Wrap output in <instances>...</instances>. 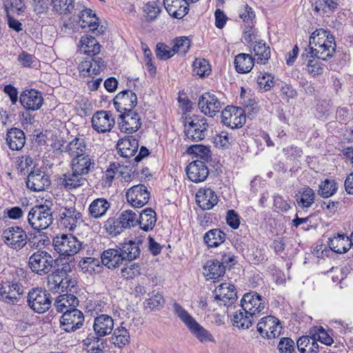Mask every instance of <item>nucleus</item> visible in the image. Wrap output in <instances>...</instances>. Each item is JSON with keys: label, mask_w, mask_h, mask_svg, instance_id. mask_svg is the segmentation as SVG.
I'll list each match as a JSON object with an SVG mask.
<instances>
[{"label": "nucleus", "mask_w": 353, "mask_h": 353, "mask_svg": "<svg viewBox=\"0 0 353 353\" xmlns=\"http://www.w3.org/2000/svg\"><path fill=\"white\" fill-rule=\"evenodd\" d=\"M138 148V140L132 136L125 137L119 139L117 144V149L120 156L128 159L134 157Z\"/></svg>", "instance_id": "obj_26"}, {"label": "nucleus", "mask_w": 353, "mask_h": 353, "mask_svg": "<svg viewBox=\"0 0 353 353\" xmlns=\"http://www.w3.org/2000/svg\"><path fill=\"white\" fill-rule=\"evenodd\" d=\"M163 3L169 14L176 19H182L189 11L187 0H163Z\"/></svg>", "instance_id": "obj_31"}, {"label": "nucleus", "mask_w": 353, "mask_h": 353, "mask_svg": "<svg viewBox=\"0 0 353 353\" xmlns=\"http://www.w3.org/2000/svg\"><path fill=\"white\" fill-rule=\"evenodd\" d=\"M95 165L93 157L89 154L79 156V157L71 159L70 162L71 169L85 176L94 170Z\"/></svg>", "instance_id": "obj_24"}, {"label": "nucleus", "mask_w": 353, "mask_h": 353, "mask_svg": "<svg viewBox=\"0 0 353 353\" xmlns=\"http://www.w3.org/2000/svg\"><path fill=\"white\" fill-rule=\"evenodd\" d=\"M54 262L55 260L49 252L43 250H38L29 257L28 267L32 272L43 276L51 271Z\"/></svg>", "instance_id": "obj_8"}, {"label": "nucleus", "mask_w": 353, "mask_h": 353, "mask_svg": "<svg viewBox=\"0 0 353 353\" xmlns=\"http://www.w3.org/2000/svg\"><path fill=\"white\" fill-rule=\"evenodd\" d=\"M193 72L200 77H205L211 73V67L208 61L203 58H196L192 64Z\"/></svg>", "instance_id": "obj_54"}, {"label": "nucleus", "mask_w": 353, "mask_h": 353, "mask_svg": "<svg viewBox=\"0 0 353 353\" xmlns=\"http://www.w3.org/2000/svg\"><path fill=\"white\" fill-rule=\"evenodd\" d=\"M248 261L254 264L258 265L268 260L264 250L261 248L253 249L250 253L247 255Z\"/></svg>", "instance_id": "obj_64"}, {"label": "nucleus", "mask_w": 353, "mask_h": 353, "mask_svg": "<svg viewBox=\"0 0 353 353\" xmlns=\"http://www.w3.org/2000/svg\"><path fill=\"white\" fill-rule=\"evenodd\" d=\"M125 196L131 206L141 208L148 203L150 193L144 184H138L129 188L126 191Z\"/></svg>", "instance_id": "obj_14"}, {"label": "nucleus", "mask_w": 353, "mask_h": 353, "mask_svg": "<svg viewBox=\"0 0 353 353\" xmlns=\"http://www.w3.org/2000/svg\"><path fill=\"white\" fill-rule=\"evenodd\" d=\"M106 303L101 300H89L85 306V312L91 315L99 314L104 311Z\"/></svg>", "instance_id": "obj_62"}, {"label": "nucleus", "mask_w": 353, "mask_h": 353, "mask_svg": "<svg viewBox=\"0 0 353 353\" xmlns=\"http://www.w3.org/2000/svg\"><path fill=\"white\" fill-rule=\"evenodd\" d=\"M110 205V203L104 198L96 199L89 205V214L93 219H100L106 214Z\"/></svg>", "instance_id": "obj_38"}, {"label": "nucleus", "mask_w": 353, "mask_h": 353, "mask_svg": "<svg viewBox=\"0 0 353 353\" xmlns=\"http://www.w3.org/2000/svg\"><path fill=\"white\" fill-rule=\"evenodd\" d=\"M203 274L208 280L217 279L223 276L225 267L222 265L219 260H209L203 266Z\"/></svg>", "instance_id": "obj_39"}, {"label": "nucleus", "mask_w": 353, "mask_h": 353, "mask_svg": "<svg viewBox=\"0 0 353 353\" xmlns=\"http://www.w3.org/2000/svg\"><path fill=\"white\" fill-rule=\"evenodd\" d=\"M114 325L112 316L108 314H100L94 318L92 327L96 335L104 337L112 333Z\"/></svg>", "instance_id": "obj_27"}, {"label": "nucleus", "mask_w": 353, "mask_h": 353, "mask_svg": "<svg viewBox=\"0 0 353 353\" xmlns=\"http://www.w3.org/2000/svg\"><path fill=\"white\" fill-rule=\"evenodd\" d=\"M79 302V299L74 293H65L57 297L54 305L57 312L64 313L67 310L76 308Z\"/></svg>", "instance_id": "obj_34"}, {"label": "nucleus", "mask_w": 353, "mask_h": 353, "mask_svg": "<svg viewBox=\"0 0 353 353\" xmlns=\"http://www.w3.org/2000/svg\"><path fill=\"white\" fill-rule=\"evenodd\" d=\"M17 61L24 68H36L39 63V61L35 56L26 51H22L18 55Z\"/></svg>", "instance_id": "obj_57"}, {"label": "nucleus", "mask_w": 353, "mask_h": 353, "mask_svg": "<svg viewBox=\"0 0 353 353\" xmlns=\"http://www.w3.org/2000/svg\"><path fill=\"white\" fill-rule=\"evenodd\" d=\"M101 260L92 257H87L80 262V267L82 270L89 274H98L103 268V264H101Z\"/></svg>", "instance_id": "obj_49"}, {"label": "nucleus", "mask_w": 353, "mask_h": 353, "mask_svg": "<svg viewBox=\"0 0 353 353\" xmlns=\"http://www.w3.org/2000/svg\"><path fill=\"white\" fill-rule=\"evenodd\" d=\"M155 53L157 57L160 60H167L175 54L173 48H170L163 43H157Z\"/></svg>", "instance_id": "obj_61"}, {"label": "nucleus", "mask_w": 353, "mask_h": 353, "mask_svg": "<svg viewBox=\"0 0 353 353\" xmlns=\"http://www.w3.org/2000/svg\"><path fill=\"white\" fill-rule=\"evenodd\" d=\"M282 329L280 321L272 315L261 318L256 325L257 332L263 338L267 339L279 337Z\"/></svg>", "instance_id": "obj_10"}, {"label": "nucleus", "mask_w": 353, "mask_h": 353, "mask_svg": "<svg viewBox=\"0 0 353 353\" xmlns=\"http://www.w3.org/2000/svg\"><path fill=\"white\" fill-rule=\"evenodd\" d=\"M141 274L138 263H129L121 269V276L125 279H132Z\"/></svg>", "instance_id": "obj_59"}, {"label": "nucleus", "mask_w": 353, "mask_h": 353, "mask_svg": "<svg viewBox=\"0 0 353 353\" xmlns=\"http://www.w3.org/2000/svg\"><path fill=\"white\" fill-rule=\"evenodd\" d=\"M245 120V111L241 108L228 105L221 112V122L232 129L241 128Z\"/></svg>", "instance_id": "obj_12"}, {"label": "nucleus", "mask_w": 353, "mask_h": 353, "mask_svg": "<svg viewBox=\"0 0 353 353\" xmlns=\"http://www.w3.org/2000/svg\"><path fill=\"white\" fill-rule=\"evenodd\" d=\"M296 197L299 207L301 208H308L314 203L316 196L314 191L307 186L299 190Z\"/></svg>", "instance_id": "obj_45"}, {"label": "nucleus", "mask_w": 353, "mask_h": 353, "mask_svg": "<svg viewBox=\"0 0 353 353\" xmlns=\"http://www.w3.org/2000/svg\"><path fill=\"white\" fill-rule=\"evenodd\" d=\"M190 41L186 37H181L174 40V53L185 54L190 49Z\"/></svg>", "instance_id": "obj_63"}, {"label": "nucleus", "mask_w": 353, "mask_h": 353, "mask_svg": "<svg viewBox=\"0 0 353 353\" xmlns=\"http://www.w3.org/2000/svg\"><path fill=\"white\" fill-rule=\"evenodd\" d=\"M113 103L118 112L133 110L137 104V94L130 90L118 93L113 99Z\"/></svg>", "instance_id": "obj_17"}, {"label": "nucleus", "mask_w": 353, "mask_h": 353, "mask_svg": "<svg viewBox=\"0 0 353 353\" xmlns=\"http://www.w3.org/2000/svg\"><path fill=\"white\" fill-rule=\"evenodd\" d=\"M91 122L93 129L99 133L110 132L114 125L112 114L110 112L104 110L94 113Z\"/></svg>", "instance_id": "obj_21"}, {"label": "nucleus", "mask_w": 353, "mask_h": 353, "mask_svg": "<svg viewBox=\"0 0 353 353\" xmlns=\"http://www.w3.org/2000/svg\"><path fill=\"white\" fill-rule=\"evenodd\" d=\"M103 336L90 334L83 340V347L89 353H102L105 349V343Z\"/></svg>", "instance_id": "obj_36"}, {"label": "nucleus", "mask_w": 353, "mask_h": 353, "mask_svg": "<svg viewBox=\"0 0 353 353\" xmlns=\"http://www.w3.org/2000/svg\"><path fill=\"white\" fill-rule=\"evenodd\" d=\"M79 18V24L82 28H90V31L96 34H100L103 32V26L99 28V18L91 9L81 11Z\"/></svg>", "instance_id": "obj_28"}, {"label": "nucleus", "mask_w": 353, "mask_h": 353, "mask_svg": "<svg viewBox=\"0 0 353 353\" xmlns=\"http://www.w3.org/2000/svg\"><path fill=\"white\" fill-rule=\"evenodd\" d=\"M316 32H314L310 37V45L305 51L307 53H303L302 57L310 59L306 63V70L312 77L321 75L324 72V65L319 61V59L327 61L331 58L336 51V43L334 37L329 34L326 31H322L323 37H319L316 41Z\"/></svg>", "instance_id": "obj_1"}, {"label": "nucleus", "mask_w": 353, "mask_h": 353, "mask_svg": "<svg viewBox=\"0 0 353 353\" xmlns=\"http://www.w3.org/2000/svg\"><path fill=\"white\" fill-rule=\"evenodd\" d=\"M265 299L256 292L245 293L241 301L243 310L256 317L265 309Z\"/></svg>", "instance_id": "obj_15"}, {"label": "nucleus", "mask_w": 353, "mask_h": 353, "mask_svg": "<svg viewBox=\"0 0 353 353\" xmlns=\"http://www.w3.org/2000/svg\"><path fill=\"white\" fill-rule=\"evenodd\" d=\"M209 124L202 116L193 115L186 117L184 121V133L186 138L192 141L203 140L207 135Z\"/></svg>", "instance_id": "obj_3"}, {"label": "nucleus", "mask_w": 353, "mask_h": 353, "mask_svg": "<svg viewBox=\"0 0 353 353\" xmlns=\"http://www.w3.org/2000/svg\"><path fill=\"white\" fill-rule=\"evenodd\" d=\"M103 228L106 232L112 236H117L125 230L122 224L120 223L119 219H116L115 217H110L108 219L104 222Z\"/></svg>", "instance_id": "obj_56"}, {"label": "nucleus", "mask_w": 353, "mask_h": 353, "mask_svg": "<svg viewBox=\"0 0 353 353\" xmlns=\"http://www.w3.org/2000/svg\"><path fill=\"white\" fill-rule=\"evenodd\" d=\"M59 271H54L48 276L47 288L53 292L60 293V284L63 276L59 274Z\"/></svg>", "instance_id": "obj_58"}, {"label": "nucleus", "mask_w": 353, "mask_h": 353, "mask_svg": "<svg viewBox=\"0 0 353 353\" xmlns=\"http://www.w3.org/2000/svg\"><path fill=\"white\" fill-rule=\"evenodd\" d=\"M234 63L239 73H248L252 69L254 59L248 54L241 53L235 57Z\"/></svg>", "instance_id": "obj_46"}, {"label": "nucleus", "mask_w": 353, "mask_h": 353, "mask_svg": "<svg viewBox=\"0 0 353 353\" xmlns=\"http://www.w3.org/2000/svg\"><path fill=\"white\" fill-rule=\"evenodd\" d=\"M219 201V198L215 192L209 188H200L196 194V202L203 210H209L213 208Z\"/></svg>", "instance_id": "obj_23"}, {"label": "nucleus", "mask_w": 353, "mask_h": 353, "mask_svg": "<svg viewBox=\"0 0 353 353\" xmlns=\"http://www.w3.org/2000/svg\"><path fill=\"white\" fill-rule=\"evenodd\" d=\"M254 315L241 309L237 310L233 316V325L242 329H248L252 326Z\"/></svg>", "instance_id": "obj_47"}, {"label": "nucleus", "mask_w": 353, "mask_h": 353, "mask_svg": "<svg viewBox=\"0 0 353 353\" xmlns=\"http://www.w3.org/2000/svg\"><path fill=\"white\" fill-rule=\"evenodd\" d=\"M117 246L123 256H124L125 261L128 260L131 261L137 259L140 255L141 250L140 243L139 242L129 241L119 243Z\"/></svg>", "instance_id": "obj_41"}, {"label": "nucleus", "mask_w": 353, "mask_h": 353, "mask_svg": "<svg viewBox=\"0 0 353 353\" xmlns=\"http://www.w3.org/2000/svg\"><path fill=\"white\" fill-rule=\"evenodd\" d=\"M19 101L26 110L35 111L42 106L43 98L41 92L34 89H30L21 92Z\"/></svg>", "instance_id": "obj_18"}, {"label": "nucleus", "mask_w": 353, "mask_h": 353, "mask_svg": "<svg viewBox=\"0 0 353 353\" xmlns=\"http://www.w3.org/2000/svg\"><path fill=\"white\" fill-rule=\"evenodd\" d=\"M187 152L194 155L196 159L207 162L211 159V151L209 148L203 145H193L190 146Z\"/></svg>", "instance_id": "obj_50"}, {"label": "nucleus", "mask_w": 353, "mask_h": 353, "mask_svg": "<svg viewBox=\"0 0 353 353\" xmlns=\"http://www.w3.org/2000/svg\"><path fill=\"white\" fill-rule=\"evenodd\" d=\"M61 179L65 188L69 190L81 187L87 182L85 176L74 170L64 174Z\"/></svg>", "instance_id": "obj_35"}, {"label": "nucleus", "mask_w": 353, "mask_h": 353, "mask_svg": "<svg viewBox=\"0 0 353 353\" xmlns=\"http://www.w3.org/2000/svg\"><path fill=\"white\" fill-rule=\"evenodd\" d=\"M23 293V287L17 281H3L0 286L1 299L10 305L17 304L19 301V296Z\"/></svg>", "instance_id": "obj_13"}, {"label": "nucleus", "mask_w": 353, "mask_h": 353, "mask_svg": "<svg viewBox=\"0 0 353 353\" xmlns=\"http://www.w3.org/2000/svg\"><path fill=\"white\" fill-rule=\"evenodd\" d=\"M53 221L52 209L48 205H37L31 208L28 214V222L35 230L47 229Z\"/></svg>", "instance_id": "obj_5"}, {"label": "nucleus", "mask_w": 353, "mask_h": 353, "mask_svg": "<svg viewBox=\"0 0 353 353\" xmlns=\"http://www.w3.org/2000/svg\"><path fill=\"white\" fill-rule=\"evenodd\" d=\"M341 0H315L312 3L314 10L323 14L334 12L338 8Z\"/></svg>", "instance_id": "obj_48"}, {"label": "nucleus", "mask_w": 353, "mask_h": 353, "mask_svg": "<svg viewBox=\"0 0 353 353\" xmlns=\"http://www.w3.org/2000/svg\"><path fill=\"white\" fill-rule=\"evenodd\" d=\"M143 11L148 19L154 20L161 12L160 3L156 1H148L144 6Z\"/></svg>", "instance_id": "obj_60"}, {"label": "nucleus", "mask_w": 353, "mask_h": 353, "mask_svg": "<svg viewBox=\"0 0 353 353\" xmlns=\"http://www.w3.org/2000/svg\"><path fill=\"white\" fill-rule=\"evenodd\" d=\"M226 239V234L219 228L212 229L203 236L205 243L209 248H216L222 244Z\"/></svg>", "instance_id": "obj_44"}, {"label": "nucleus", "mask_w": 353, "mask_h": 353, "mask_svg": "<svg viewBox=\"0 0 353 353\" xmlns=\"http://www.w3.org/2000/svg\"><path fill=\"white\" fill-rule=\"evenodd\" d=\"M78 46L81 53L89 57L97 56L101 48V46L95 37L90 35L82 36Z\"/></svg>", "instance_id": "obj_33"}, {"label": "nucleus", "mask_w": 353, "mask_h": 353, "mask_svg": "<svg viewBox=\"0 0 353 353\" xmlns=\"http://www.w3.org/2000/svg\"><path fill=\"white\" fill-rule=\"evenodd\" d=\"M338 189L337 183L334 179H326L319 185L318 193L323 198L334 195Z\"/></svg>", "instance_id": "obj_52"}, {"label": "nucleus", "mask_w": 353, "mask_h": 353, "mask_svg": "<svg viewBox=\"0 0 353 353\" xmlns=\"http://www.w3.org/2000/svg\"><path fill=\"white\" fill-rule=\"evenodd\" d=\"M92 57L91 60L82 61L79 65V70L83 75H96L105 68L106 65L102 58L97 56Z\"/></svg>", "instance_id": "obj_29"}, {"label": "nucleus", "mask_w": 353, "mask_h": 353, "mask_svg": "<svg viewBox=\"0 0 353 353\" xmlns=\"http://www.w3.org/2000/svg\"><path fill=\"white\" fill-rule=\"evenodd\" d=\"M112 341L116 346L123 347L129 343L130 334L125 327L121 325L114 330Z\"/></svg>", "instance_id": "obj_51"}, {"label": "nucleus", "mask_w": 353, "mask_h": 353, "mask_svg": "<svg viewBox=\"0 0 353 353\" xmlns=\"http://www.w3.org/2000/svg\"><path fill=\"white\" fill-rule=\"evenodd\" d=\"M188 179L194 183H200L206 179L209 175V169L205 162L195 159L185 169Z\"/></svg>", "instance_id": "obj_22"}, {"label": "nucleus", "mask_w": 353, "mask_h": 353, "mask_svg": "<svg viewBox=\"0 0 353 353\" xmlns=\"http://www.w3.org/2000/svg\"><path fill=\"white\" fill-rule=\"evenodd\" d=\"M214 293V299L220 305H232L237 299L234 285L228 283H223L218 285Z\"/></svg>", "instance_id": "obj_20"}, {"label": "nucleus", "mask_w": 353, "mask_h": 353, "mask_svg": "<svg viewBox=\"0 0 353 353\" xmlns=\"http://www.w3.org/2000/svg\"><path fill=\"white\" fill-rule=\"evenodd\" d=\"M84 323V315L77 308L67 310L60 319L61 327L66 332H75L81 328Z\"/></svg>", "instance_id": "obj_11"}, {"label": "nucleus", "mask_w": 353, "mask_h": 353, "mask_svg": "<svg viewBox=\"0 0 353 353\" xmlns=\"http://www.w3.org/2000/svg\"><path fill=\"white\" fill-rule=\"evenodd\" d=\"M52 299L50 294L41 288H32L28 293L27 303L34 312L43 314L51 307Z\"/></svg>", "instance_id": "obj_7"}, {"label": "nucleus", "mask_w": 353, "mask_h": 353, "mask_svg": "<svg viewBox=\"0 0 353 353\" xmlns=\"http://www.w3.org/2000/svg\"><path fill=\"white\" fill-rule=\"evenodd\" d=\"M119 117L121 119L119 127L121 132L132 134L141 126L140 115L133 110L121 112Z\"/></svg>", "instance_id": "obj_19"}, {"label": "nucleus", "mask_w": 353, "mask_h": 353, "mask_svg": "<svg viewBox=\"0 0 353 353\" xmlns=\"http://www.w3.org/2000/svg\"><path fill=\"white\" fill-rule=\"evenodd\" d=\"M59 216L60 224L70 231H74L83 222L82 213L74 205L61 206Z\"/></svg>", "instance_id": "obj_9"}, {"label": "nucleus", "mask_w": 353, "mask_h": 353, "mask_svg": "<svg viewBox=\"0 0 353 353\" xmlns=\"http://www.w3.org/2000/svg\"><path fill=\"white\" fill-rule=\"evenodd\" d=\"M125 261L118 246L116 248H110L101 254V263L109 269H115Z\"/></svg>", "instance_id": "obj_32"}, {"label": "nucleus", "mask_w": 353, "mask_h": 353, "mask_svg": "<svg viewBox=\"0 0 353 353\" xmlns=\"http://www.w3.org/2000/svg\"><path fill=\"white\" fill-rule=\"evenodd\" d=\"M156 222V212L152 208H146L139 214L137 224L141 230L148 232L153 229Z\"/></svg>", "instance_id": "obj_43"}, {"label": "nucleus", "mask_w": 353, "mask_h": 353, "mask_svg": "<svg viewBox=\"0 0 353 353\" xmlns=\"http://www.w3.org/2000/svg\"><path fill=\"white\" fill-rule=\"evenodd\" d=\"M119 219L124 229L131 228L138 223L137 214L132 210H123Z\"/></svg>", "instance_id": "obj_55"}, {"label": "nucleus", "mask_w": 353, "mask_h": 353, "mask_svg": "<svg viewBox=\"0 0 353 353\" xmlns=\"http://www.w3.org/2000/svg\"><path fill=\"white\" fill-rule=\"evenodd\" d=\"M6 142L11 150H19L26 143L25 134L19 128H11L7 132Z\"/></svg>", "instance_id": "obj_37"}, {"label": "nucleus", "mask_w": 353, "mask_h": 353, "mask_svg": "<svg viewBox=\"0 0 353 353\" xmlns=\"http://www.w3.org/2000/svg\"><path fill=\"white\" fill-rule=\"evenodd\" d=\"M198 106L205 115L213 117L221 111L222 103L215 94L205 92L199 97Z\"/></svg>", "instance_id": "obj_16"}, {"label": "nucleus", "mask_w": 353, "mask_h": 353, "mask_svg": "<svg viewBox=\"0 0 353 353\" xmlns=\"http://www.w3.org/2000/svg\"><path fill=\"white\" fill-rule=\"evenodd\" d=\"M26 185L31 190L39 192L50 186V181L41 170H34L28 174Z\"/></svg>", "instance_id": "obj_25"}, {"label": "nucleus", "mask_w": 353, "mask_h": 353, "mask_svg": "<svg viewBox=\"0 0 353 353\" xmlns=\"http://www.w3.org/2000/svg\"><path fill=\"white\" fill-rule=\"evenodd\" d=\"M3 243L10 249L19 252L28 243V234L25 230L18 225L6 228L1 235Z\"/></svg>", "instance_id": "obj_6"}, {"label": "nucleus", "mask_w": 353, "mask_h": 353, "mask_svg": "<svg viewBox=\"0 0 353 353\" xmlns=\"http://www.w3.org/2000/svg\"><path fill=\"white\" fill-rule=\"evenodd\" d=\"M52 244L57 252L67 257V260L70 261L82 248V243L71 234L57 236L53 239Z\"/></svg>", "instance_id": "obj_4"}, {"label": "nucleus", "mask_w": 353, "mask_h": 353, "mask_svg": "<svg viewBox=\"0 0 353 353\" xmlns=\"http://www.w3.org/2000/svg\"><path fill=\"white\" fill-rule=\"evenodd\" d=\"M253 52L254 53V58L253 59L258 64L265 65L270 58V48L263 40L255 41Z\"/></svg>", "instance_id": "obj_40"}, {"label": "nucleus", "mask_w": 353, "mask_h": 353, "mask_svg": "<svg viewBox=\"0 0 353 353\" xmlns=\"http://www.w3.org/2000/svg\"><path fill=\"white\" fill-rule=\"evenodd\" d=\"M87 148L86 142L83 137H75L65 147V152L68 153L71 159L87 154L85 153Z\"/></svg>", "instance_id": "obj_42"}, {"label": "nucleus", "mask_w": 353, "mask_h": 353, "mask_svg": "<svg viewBox=\"0 0 353 353\" xmlns=\"http://www.w3.org/2000/svg\"><path fill=\"white\" fill-rule=\"evenodd\" d=\"M327 244L330 248L336 253H345L352 247L353 242L351 236L344 233H337L333 237L329 238Z\"/></svg>", "instance_id": "obj_30"}, {"label": "nucleus", "mask_w": 353, "mask_h": 353, "mask_svg": "<svg viewBox=\"0 0 353 353\" xmlns=\"http://www.w3.org/2000/svg\"><path fill=\"white\" fill-rule=\"evenodd\" d=\"M172 306L174 314L185 325L191 334L201 343H205L211 342L216 343V340L213 335L200 325L179 303L175 302L173 303Z\"/></svg>", "instance_id": "obj_2"}, {"label": "nucleus", "mask_w": 353, "mask_h": 353, "mask_svg": "<svg viewBox=\"0 0 353 353\" xmlns=\"http://www.w3.org/2000/svg\"><path fill=\"white\" fill-rule=\"evenodd\" d=\"M53 10L59 14H68L74 8V0H51Z\"/></svg>", "instance_id": "obj_53"}]
</instances>
